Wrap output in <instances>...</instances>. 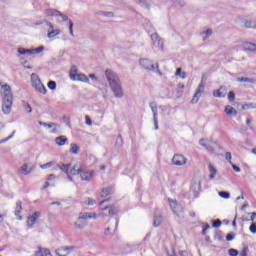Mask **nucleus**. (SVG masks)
Masks as SVG:
<instances>
[{"label":"nucleus","instance_id":"10","mask_svg":"<svg viewBox=\"0 0 256 256\" xmlns=\"http://www.w3.org/2000/svg\"><path fill=\"white\" fill-rule=\"evenodd\" d=\"M39 217H41V212H34L32 215L28 216V219H27L28 229H33V225H35Z\"/></svg>","mask_w":256,"mask_h":256},{"label":"nucleus","instance_id":"44","mask_svg":"<svg viewBox=\"0 0 256 256\" xmlns=\"http://www.w3.org/2000/svg\"><path fill=\"white\" fill-rule=\"evenodd\" d=\"M55 165L54 162H47L46 164L41 165V169H49V167H53Z\"/></svg>","mask_w":256,"mask_h":256},{"label":"nucleus","instance_id":"29","mask_svg":"<svg viewBox=\"0 0 256 256\" xmlns=\"http://www.w3.org/2000/svg\"><path fill=\"white\" fill-rule=\"evenodd\" d=\"M152 45H153V47H155L156 49L161 50V49H163V40H161V38H160V40L154 41V43H152Z\"/></svg>","mask_w":256,"mask_h":256},{"label":"nucleus","instance_id":"11","mask_svg":"<svg viewBox=\"0 0 256 256\" xmlns=\"http://www.w3.org/2000/svg\"><path fill=\"white\" fill-rule=\"evenodd\" d=\"M203 91H205V84H203V82H201L198 86V88L196 89V92L192 98V103H199V98L201 97V93H203Z\"/></svg>","mask_w":256,"mask_h":256},{"label":"nucleus","instance_id":"64","mask_svg":"<svg viewBox=\"0 0 256 256\" xmlns=\"http://www.w3.org/2000/svg\"><path fill=\"white\" fill-rule=\"evenodd\" d=\"M26 55H34L33 49H26Z\"/></svg>","mask_w":256,"mask_h":256},{"label":"nucleus","instance_id":"5","mask_svg":"<svg viewBox=\"0 0 256 256\" xmlns=\"http://www.w3.org/2000/svg\"><path fill=\"white\" fill-rule=\"evenodd\" d=\"M31 81H32V87H34V89L38 91V93H41L42 95L47 94V88H45V85H43V82H41L39 75L32 73Z\"/></svg>","mask_w":256,"mask_h":256},{"label":"nucleus","instance_id":"17","mask_svg":"<svg viewBox=\"0 0 256 256\" xmlns=\"http://www.w3.org/2000/svg\"><path fill=\"white\" fill-rule=\"evenodd\" d=\"M113 193H115V188H113V186H108L102 189L101 197H107L113 195Z\"/></svg>","mask_w":256,"mask_h":256},{"label":"nucleus","instance_id":"43","mask_svg":"<svg viewBox=\"0 0 256 256\" xmlns=\"http://www.w3.org/2000/svg\"><path fill=\"white\" fill-rule=\"evenodd\" d=\"M32 50H33L34 55L39 54L42 51H45V46H39L38 48H35V49H32Z\"/></svg>","mask_w":256,"mask_h":256},{"label":"nucleus","instance_id":"20","mask_svg":"<svg viewBox=\"0 0 256 256\" xmlns=\"http://www.w3.org/2000/svg\"><path fill=\"white\" fill-rule=\"evenodd\" d=\"M67 141H69V139L66 136H58L55 138V143L59 147H63V145H65V143H67Z\"/></svg>","mask_w":256,"mask_h":256},{"label":"nucleus","instance_id":"60","mask_svg":"<svg viewBox=\"0 0 256 256\" xmlns=\"http://www.w3.org/2000/svg\"><path fill=\"white\" fill-rule=\"evenodd\" d=\"M86 119V125H93V121L91 120V118L89 116H85Z\"/></svg>","mask_w":256,"mask_h":256},{"label":"nucleus","instance_id":"40","mask_svg":"<svg viewBox=\"0 0 256 256\" xmlns=\"http://www.w3.org/2000/svg\"><path fill=\"white\" fill-rule=\"evenodd\" d=\"M138 3V5H141V7H146V9H149V4L145 0H134Z\"/></svg>","mask_w":256,"mask_h":256},{"label":"nucleus","instance_id":"37","mask_svg":"<svg viewBox=\"0 0 256 256\" xmlns=\"http://www.w3.org/2000/svg\"><path fill=\"white\" fill-rule=\"evenodd\" d=\"M214 238L217 240V241H223V232L221 231H216L215 232V235H214Z\"/></svg>","mask_w":256,"mask_h":256},{"label":"nucleus","instance_id":"36","mask_svg":"<svg viewBox=\"0 0 256 256\" xmlns=\"http://www.w3.org/2000/svg\"><path fill=\"white\" fill-rule=\"evenodd\" d=\"M152 44L155 43V41H159L161 37H159V34L157 32H154L150 35Z\"/></svg>","mask_w":256,"mask_h":256},{"label":"nucleus","instance_id":"35","mask_svg":"<svg viewBox=\"0 0 256 256\" xmlns=\"http://www.w3.org/2000/svg\"><path fill=\"white\" fill-rule=\"evenodd\" d=\"M23 107H24L26 112L33 113V109L31 108V104L23 101Z\"/></svg>","mask_w":256,"mask_h":256},{"label":"nucleus","instance_id":"48","mask_svg":"<svg viewBox=\"0 0 256 256\" xmlns=\"http://www.w3.org/2000/svg\"><path fill=\"white\" fill-rule=\"evenodd\" d=\"M73 21L69 20V32L72 37H75V34L73 33Z\"/></svg>","mask_w":256,"mask_h":256},{"label":"nucleus","instance_id":"55","mask_svg":"<svg viewBox=\"0 0 256 256\" xmlns=\"http://www.w3.org/2000/svg\"><path fill=\"white\" fill-rule=\"evenodd\" d=\"M199 143L202 147H205L207 149L209 143H207V141H205V139H200Z\"/></svg>","mask_w":256,"mask_h":256},{"label":"nucleus","instance_id":"33","mask_svg":"<svg viewBox=\"0 0 256 256\" xmlns=\"http://www.w3.org/2000/svg\"><path fill=\"white\" fill-rule=\"evenodd\" d=\"M116 147H123V136L118 135L115 142Z\"/></svg>","mask_w":256,"mask_h":256},{"label":"nucleus","instance_id":"4","mask_svg":"<svg viewBox=\"0 0 256 256\" xmlns=\"http://www.w3.org/2000/svg\"><path fill=\"white\" fill-rule=\"evenodd\" d=\"M139 64L146 71H152V73H158V75H163L161 70H159V64L158 63H156V67H155V64H153V61H151L147 58H142V59L139 60Z\"/></svg>","mask_w":256,"mask_h":256},{"label":"nucleus","instance_id":"21","mask_svg":"<svg viewBox=\"0 0 256 256\" xmlns=\"http://www.w3.org/2000/svg\"><path fill=\"white\" fill-rule=\"evenodd\" d=\"M161 221H163V216L161 214H154V227H159V225H161Z\"/></svg>","mask_w":256,"mask_h":256},{"label":"nucleus","instance_id":"2","mask_svg":"<svg viewBox=\"0 0 256 256\" xmlns=\"http://www.w3.org/2000/svg\"><path fill=\"white\" fill-rule=\"evenodd\" d=\"M2 89L4 90L2 111L5 115H9L11 113V107H13V93L11 92V86L7 84H4Z\"/></svg>","mask_w":256,"mask_h":256},{"label":"nucleus","instance_id":"9","mask_svg":"<svg viewBox=\"0 0 256 256\" xmlns=\"http://www.w3.org/2000/svg\"><path fill=\"white\" fill-rule=\"evenodd\" d=\"M173 165H177V167H181L187 163V158L181 154H175L172 158Z\"/></svg>","mask_w":256,"mask_h":256},{"label":"nucleus","instance_id":"13","mask_svg":"<svg viewBox=\"0 0 256 256\" xmlns=\"http://www.w3.org/2000/svg\"><path fill=\"white\" fill-rule=\"evenodd\" d=\"M21 211H23L22 202H21V200H18L16 202L15 215L18 218L19 221L23 220V216H20L21 215Z\"/></svg>","mask_w":256,"mask_h":256},{"label":"nucleus","instance_id":"24","mask_svg":"<svg viewBox=\"0 0 256 256\" xmlns=\"http://www.w3.org/2000/svg\"><path fill=\"white\" fill-rule=\"evenodd\" d=\"M76 81H82V83H89V77L85 74H77Z\"/></svg>","mask_w":256,"mask_h":256},{"label":"nucleus","instance_id":"46","mask_svg":"<svg viewBox=\"0 0 256 256\" xmlns=\"http://www.w3.org/2000/svg\"><path fill=\"white\" fill-rule=\"evenodd\" d=\"M228 253H229L230 256H237V255H239V251H237L236 249H233V248L229 249Z\"/></svg>","mask_w":256,"mask_h":256},{"label":"nucleus","instance_id":"30","mask_svg":"<svg viewBox=\"0 0 256 256\" xmlns=\"http://www.w3.org/2000/svg\"><path fill=\"white\" fill-rule=\"evenodd\" d=\"M248 109H256V104L254 103H246L244 105H242V110L246 111Z\"/></svg>","mask_w":256,"mask_h":256},{"label":"nucleus","instance_id":"26","mask_svg":"<svg viewBox=\"0 0 256 256\" xmlns=\"http://www.w3.org/2000/svg\"><path fill=\"white\" fill-rule=\"evenodd\" d=\"M208 169L210 171L209 179H215V175H217V169H215L212 164H209Z\"/></svg>","mask_w":256,"mask_h":256},{"label":"nucleus","instance_id":"18","mask_svg":"<svg viewBox=\"0 0 256 256\" xmlns=\"http://www.w3.org/2000/svg\"><path fill=\"white\" fill-rule=\"evenodd\" d=\"M244 51H250L251 53H256V44L251 42H245Z\"/></svg>","mask_w":256,"mask_h":256},{"label":"nucleus","instance_id":"50","mask_svg":"<svg viewBox=\"0 0 256 256\" xmlns=\"http://www.w3.org/2000/svg\"><path fill=\"white\" fill-rule=\"evenodd\" d=\"M42 253L44 256H52L51 255V250L47 248H42Z\"/></svg>","mask_w":256,"mask_h":256},{"label":"nucleus","instance_id":"53","mask_svg":"<svg viewBox=\"0 0 256 256\" xmlns=\"http://www.w3.org/2000/svg\"><path fill=\"white\" fill-rule=\"evenodd\" d=\"M35 256H45L43 254V248L41 246L38 247V251L35 252Z\"/></svg>","mask_w":256,"mask_h":256},{"label":"nucleus","instance_id":"51","mask_svg":"<svg viewBox=\"0 0 256 256\" xmlns=\"http://www.w3.org/2000/svg\"><path fill=\"white\" fill-rule=\"evenodd\" d=\"M43 23H45L47 27H50L51 29H53V25L51 24V22H48V21L36 22L35 25H43Z\"/></svg>","mask_w":256,"mask_h":256},{"label":"nucleus","instance_id":"7","mask_svg":"<svg viewBox=\"0 0 256 256\" xmlns=\"http://www.w3.org/2000/svg\"><path fill=\"white\" fill-rule=\"evenodd\" d=\"M151 111L153 113V121H154V129L155 131H159V119L157 118V102H151L149 104Z\"/></svg>","mask_w":256,"mask_h":256},{"label":"nucleus","instance_id":"28","mask_svg":"<svg viewBox=\"0 0 256 256\" xmlns=\"http://www.w3.org/2000/svg\"><path fill=\"white\" fill-rule=\"evenodd\" d=\"M70 153L77 155V153H79V146L74 143L70 144Z\"/></svg>","mask_w":256,"mask_h":256},{"label":"nucleus","instance_id":"34","mask_svg":"<svg viewBox=\"0 0 256 256\" xmlns=\"http://www.w3.org/2000/svg\"><path fill=\"white\" fill-rule=\"evenodd\" d=\"M169 203H170V208L172 209L173 213H177V211H175V209H177V202L173 201V199H168Z\"/></svg>","mask_w":256,"mask_h":256},{"label":"nucleus","instance_id":"3","mask_svg":"<svg viewBox=\"0 0 256 256\" xmlns=\"http://www.w3.org/2000/svg\"><path fill=\"white\" fill-rule=\"evenodd\" d=\"M88 219H97V214L93 212H80L79 217L74 222V228L85 229Z\"/></svg>","mask_w":256,"mask_h":256},{"label":"nucleus","instance_id":"61","mask_svg":"<svg viewBox=\"0 0 256 256\" xmlns=\"http://www.w3.org/2000/svg\"><path fill=\"white\" fill-rule=\"evenodd\" d=\"M207 151H210L213 153V151H215V146H212L210 144H208V146L206 147Z\"/></svg>","mask_w":256,"mask_h":256},{"label":"nucleus","instance_id":"25","mask_svg":"<svg viewBox=\"0 0 256 256\" xmlns=\"http://www.w3.org/2000/svg\"><path fill=\"white\" fill-rule=\"evenodd\" d=\"M77 75H79L77 73V66H72L71 68V72H70V78L73 80V81H77Z\"/></svg>","mask_w":256,"mask_h":256},{"label":"nucleus","instance_id":"54","mask_svg":"<svg viewBox=\"0 0 256 256\" xmlns=\"http://www.w3.org/2000/svg\"><path fill=\"white\" fill-rule=\"evenodd\" d=\"M247 253H249V248L244 247L243 250L240 252V256H247Z\"/></svg>","mask_w":256,"mask_h":256},{"label":"nucleus","instance_id":"59","mask_svg":"<svg viewBox=\"0 0 256 256\" xmlns=\"http://www.w3.org/2000/svg\"><path fill=\"white\" fill-rule=\"evenodd\" d=\"M213 95H214L215 97H223V94L221 93V90H215V91L213 92Z\"/></svg>","mask_w":256,"mask_h":256},{"label":"nucleus","instance_id":"47","mask_svg":"<svg viewBox=\"0 0 256 256\" xmlns=\"http://www.w3.org/2000/svg\"><path fill=\"white\" fill-rule=\"evenodd\" d=\"M85 205H95V200L93 198H86Z\"/></svg>","mask_w":256,"mask_h":256},{"label":"nucleus","instance_id":"19","mask_svg":"<svg viewBox=\"0 0 256 256\" xmlns=\"http://www.w3.org/2000/svg\"><path fill=\"white\" fill-rule=\"evenodd\" d=\"M225 113L226 115H229V117H237V110L233 108V106H226Z\"/></svg>","mask_w":256,"mask_h":256},{"label":"nucleus","instance_id":"31","mask_svg":"<svg viewBox=\"0 0 256 256\" xmlns=\"http://www.w3.org/2000/svg\"><path fill=\"white\" fill-rule=\"evenodd\" d=\"M48 89H50V91H55L57 89V82L50 80L48 82Z\"/></svg>","mask_w":256,"mask_h":256},{"label":"nucleus","instance_id":"32","mask_svg":"<svg viewBox=\"0 0 256 256\" xmlns=\"http://www.w3.org/2000/svg\"><path fill=\"white\" fill-rule=\"evenodd\" d=\"M222 224L223 222L221 221V219L212 220V227L214 229H218V227H221Z\"/></svg>","mask_w":256,"mask_h":256},{"label":"nucleus","instance_id":"58","mask_svg":"<svg viewBox=\"0 0 256 256\" xmlns=\"http://www.w3.org/2000/svg\"><path fill=\"white\" fill-rule=\"evenodd\" d=\"M100 15L104 17H113V12H100Z\"/></svg>","mask_w":256,"mask_h":256},{"label":"nucleus","instance_id":"56","mask_svg":"<svg viewBox=\"0 0 256 256\" xmlns=\"http://www.w3.org/2000/svg\"><path fill=\"white\" fill-rule=\"evenodd\" d=\"M19 55H27V49L26 48H18Z\"/></svg>","mask_w":256,"mask_h":256},{"label":"nucleus","instance_id":"23","mask_svg":"<svg viewBox=\"0 0 256 256\" xmlns=\"http://www.w3.org/2000/svg\"><path fill=\"white\" fill-rule=\"evenodd\" d=\"M69 247H65V248H58L57 250H56V254L58 255V256H67V255H69Z\"/></svg>","mask_w":256,"mask_h":256},{"label":"nucleus","instance_id":"41","mask_svg":"<svg viewBox=\"0 0 256 256\" xmlns=\"http://www.w3.org/2000/svg\"><path fill=\"white\" fill-rule=\"evenodd\" d=\"M15 133H16V131L14 130L11 135H9L8 137L2 139L0 141V143H7V141H9L10 139H13V137H15Z\"/></svg>","mask_w":256,"mask_h":256},{"label":"nucleus","instance_id":"62","mask_svg":"<svg viewBox=\"0 0 256 256\" xmlns=\"http://www.w3.org/2000/svg\"><path fill=\"white\" fill-rule=\"evenodd\" d=\"M182 73H183V70H182L181 68H177V69H176V72H175V75H176L177 77H179Z\"/></svg>","mask_w":256,"mask_h":256},{"label":"nucleus","instance_id":"57","mask_svg":"<svg viewBox=\"0 0 256 256\" xmlns=\"http://www.w3.org/2000/svg\"><path fill=\"white\" fill-rule=\"evenodd\" d=\"M251 233H256V223H252L249 227Z\"/></svg>","mask_w":256,"mask_h":256},{"label":"nucleus","instance_id":"39","mask_svg":"<svg viewBox=\"0 0 256 256\" xmlns=\"http://www.w3.org/2000/svg\"><path fill=\"white\" fill-rule=\"evenodd\" d=\"M108 213H109V215H117V213H119V207H112V208H110L109 209V211H108Z\"/></svg>","mask_w":256,"mask_h":256},{"label":"nucleus","instance_id":"22","mask_svg":"<svg viewBox=\"0 0 256 256\" xmlns=\"http://www.w3.org/2000/svg\"><path fill=\"white\" fill-rule=\"evenodd\" d=\"M239 83H256L255 78H249V77H239L236 79Z\"/></svg>","mask_w":256,"mask_h":256},{"label":"nucleus","instance_id":"16","mask_svg":"<svg viewBox=\"0 0 256 256\" xmlns=\"http://www.w3.org/2000/svg\"><path fill=\"white\" fill-rule=\"evenodd\" d=\"M57 168L60 169V171H62V173L69 175V169H71V163H69V164L59 163V164H57Z\"/></svg>","mask_w":256,"mask_h":256},{"label":"nucleus","instance_id":"49","mask_svg":"<svg viewBox=\"0 0 256 256\" xmlns=\"http://www.w3.org/2000/svg\"><path fill=\"white\" fill-rule=\"evenodd\" d=\"M235 239V233H228L226 235V241H233Z\"/></svg>","mask_w":256,"mask_h":256},{"label":"nucleus","instance_id":"8","mask_svg":"<svg viewBox=\"0 0 256 256\" xmlns=\"http://www.w3.org/2000/svg\"><path fill=\"white\" fill-rule=\"evenodd\" d=\"M45 15L48 17H61L63 21H69V17L56 9L45 10Z\"/></svg>","mask_w":256,"mask_h":256},{"label":"nucleus","instance_id":"14","mask_svg":"<svg viewBox=\"0 0 256 256\" xmlns=\"http://www.w3.org/2000/svg\"><path fill=\"white\" fill-rule=\"evenodd\" d=\"M20 169L23 175H29L30 173H33L35 171V166H29V164H24L21 166Z\"/></svg>","mask_w":256,"mask_h":256},{"label":"nucleus","instance_id":"42","mask_svg":"<svg viewBox=\"0 0 256 256\" xmlns=\"http://www.w3.org/2000/svg\"><path fill=\"white\" fill-rule=\"evenodd\" d=\"M228 101H229L230 103H233V101H235V92L230 91V92L228 93Z\"/></svg>","mask_w":256,"mask_h":256},{"label":"nucleus","instance_id":"52","mask_svg":"<svg viewBox=\"0 0 256 256\" xmlns=\"http://www.w3.org/2000/svg\"><path fill=\"white\" fill-rule=\"evenodd\" d=\"M211 229L209 224H205L202 230V235H207V230Z\"/></svg>","mask_w":256,"mask_h":256},{"label":"nucleus","instance_id":"1","mask_svg":"<svg viewBox=\"0 0 256 256\" xmlns=\"http://www.w3.org/2000/svg\"><path fill=\"white\" fill-rule=\"evenodd\" d=\"M105 77L109 83L111 91L114 93V97L117 99H122L123 95V86H121V79L119 75L111 69L105 71Z\"/></svg>","mask_w":256,"mask_h":256},{"label":"nucleus","instance_id":"45","mask_svg":"<svg viewBox=\"0 0 256 256\" xmlns=\"http://www.w3.org/2000/svg\"><path fill=\"white\" fill-rule=\"evenodd\" d=\"M249 215H251L250 219L242 218V221H255L256 212L249 213Z\"/></svg>","mask_w":256,"mask_h":256},{"label":"nucleus","instance_id":"27","mask_svg":"<svg viewBox=\"0 0 256 256\" xmlns=\"http://www.w3.org/2000/svg\"><path fill=\"white\" fill-rule=\"evenodd\" d=\"M61 30L56 29V30H51L48 32V38L53 39V37H57V35H60Z\"/></svg>","mask_w":256,"mask_h":256},{"label":"nucleus","instance_id":"63","mask_svg":"<svg viewBox=\"0 0 256 256\" xmlns=\"http://www.w3.org/2000/svg\"><path fill=\"white\" fill-rule=\"evenodd\" d=\"M77 165H74L72 169L70 170V173L73 175V173H77Z\"/></svg>","mask_w":256,"mask_h":256},{"label":"nucleus","instance_id":"38","mask_svg":"<svg viewBox=\"0 0 256 256\" xmlns=\"http://www.w3.org/2000/svg\"><path fill=\"white\" fill-rule=\"evenodd\" d=\"M204 36L203 37V41H206V39H208L209 37H211V35H213V30L211 29H207L206 31L203 32Z\"/></svg>","mask_w":256,"mask_h":256},{"label":"nucleus","instance_id":"15","mask_svg":"<svg viewBox=\"0 0 256 256\" xmlns=\"http://www.w3.org/2000/svg\"><path fill=\"white\" fill-rule=\"evenodd\" d=\"M225 159L228 161V163H230V165H232V168L236 173H241V168H239V166H237V165L233 164V162H231V153L230 152L225 153Z\"/></svg>","mask_w":256,"mask_h":256},{"label":"nucleus","instance_id":"6","mask_svg":"<svg viewBox=\"0 0 256 256\" xmlns=\"http://www.w3.org/2000/svg\"><path fill=\"white\" fill-rule=\"evenodd\" d=\"M73 175H80L82 181H91L95 177V171L92 170L89 172L80 167L77 169V173H73Z\"/></svg>","mask_w":256,"mask_h":256},{"label":"nucleus","instance_id":"12","mask_svg":"<svg viewBox=\"0 0 256 256\" xmlns=\"http://www.w3.org/2000/svg\"><path fill=\"white\" fill-rule=\"evenodd\" d=\"M240 25L246 29H256V20L240 19Z\"/></svg>","mask_w":256,"mask_h":256}]
</instances>
